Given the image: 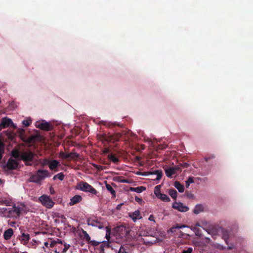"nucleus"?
Masks as SVG:
<instances>
[{
	"instance_id": "nucleus-17",
	"label": "nucleus",
	"mask_w": 253,
	"mask_h": 253,
	"mask_svg": "<svg viewBox=\"0 0 253 253\" xmlns=\"http://www.w3.org/2000/svg\"><path fill=\"white\" fill-rule=\"evenodd\" d=\"M150 174H156L157 177L155 180H159L161 179L163 176V172L162 170H155L153 171L149 172Z\"/></svg>"
},
{
	"instance_id": "nucleus-14",
	"label": "nucleus",
	"mask_w": 253,
	"mask_h": 253,
	"mask_svg": "<svg viewBox=\"0 0 253 253\" xmlns=\"http://www.w3.org/2000/svg\"><path fill=\"white\" fill-rule=\"evenodd\" d=\"M82 197L79 195H76L72 198L70 200L69 204L70 206L75 205L82 200Z\"/></svg>"
},
{
	"instance_id": "nucleus-36",
	"label": "nucleus",
	"mask_w": 253,
	"mask_h": 253,
	"mask_svg": "<svg viewBox=\"0 0 253 253\" xmlns=\"http://www.w3.org/2000/svg\"><path fill=\"white\" fill-rule=\"evenodd\" d=\"M64 244L63 245L62 241L58 239V246L57 248L59 250H63Z\"/></svg>"
},
{
	"instance_id": "nucleus-44",
	"label": "nucleus",
	"mask_w": 253,
	"mask_h": 253,
	"mask_svg": "<svg viewBox=\"0 0 253 253\" xmlns=\"http://www.w3.org/2000/svg\"><path fill=\"white\" fill-rule=\"evenodd\" d=\"M215 156L214 155H211L209 157H205V160L206 162H208L211 159L215 158Z\"/></svg>"
},
{
	"instance_id": "nucleus-48",
	"label": "nucleus",
	"mask_w": 253,
	"mask_h": 253,
	"mask_svg": "<svg viewBox=\"0 0 253 253\" xmlns=\"http://www.w3.org/2000/svg\"><path fill=\"white\" fill-rule=\"evenodd\" d=\"M181 166L184 168H187L189 167V165L187 163H184L183 164H181Z\"/></svg>"
},
{
	"instance_id": "nucleus-58",
	"label": "nucleus",
	"mask_w": 253,
	"mask_h": 253,
	"mask_svg": "<svg viewBox=\"0 0 253 253\" xmlns=\"http://www.w3.org/2000/svg\"><path fill=\"white\" fill-rule=\"evenodd\" d=\"M195 226L198 227L200 226V225L199 223H197Z\"/></svg>"
},
{
	"instance_id": "nucleus-13",
	"label": "nucleus",
	"mask_w": 253,
	"mask_h": 253,
	"mask_svg": "<svg viewBox=\"0 0 253 253\" xmlns=\"http://www.w3.org/2000/svg\"><path fill=\"white\" fill-rule=\"evenodd\" d=\"M122 135L121 133H116L114 134L110 135L108 139L109 141L112 142L113 143H115V142L118 141L120 140L122 137Z\"/></svg>"
},
{
	"instance_id": "nucleus-37",
	"label": "nucleus",
	"mask_w": 253,
	"mask_h": 253,
	"mask_svg": "<svg viewBox=\"0 0 253 253\" xmlns=\"http://www.w3.org/2000/svg\"><path fill=\"white\" fill-rule=\"evenodd\" d=\"M31 123H32V120L30 119L24 120L22 122L23 125H24L25 126H29Z\"/></svg>"
},
{
	"instance_id": "nucleus-29",
	"label": "nucleus",
	"mask_w": 253,
	"mask_h": 253,
	"mask_svg": "<svg viewBox=\"0 0 253 253\" xmlns=\"http://www.w3.org/2000/svg\"><path fill=\"white\" fill-rule=\"evenodd\" d=\"M187 227V226L185 225H179V224H177L175 226H173V227H172L171 228H170L169 229V231L173 233L174 232H175V229H181V228H184V227Z\"/></svg>"
},
{
	"instance_id": "nucleus-28",
	"label": "nucleus",
	"mask_w": 253,
	"mask_h": 253,
	"mask_svg": "<svg viewBox=\"0 0 253 253\" xmlns=\"http://www.w3.org/2000/svg\"><path fill=\"white\" fill-rule=\"evenodd\" d=\"M106 188L114 197L116 196V192L110 184L106 183Z\"/></svg>"
},
{
	"instance_id": "nucleus-25",
	"label": "nucleus",
	"mask_w": 253,
	"mask_h": 253,
	"mask_svg": "<svg viewBox=\"0 0 253 253\" xmlns=\"http://www.w3.org/2000/svg\"><path fill=\"white\" fill-rule=\"evenodd\" d=\"M195 233V235L199 237L202 236V231L201 230L196 226L192 227L191 228Z\"/></svg>"
},
{
	"instance_id": "nucleus-60",
	"label": "nucleus",
	"mask_w": 253,
	"mask_h": 253,
	"mask_svg": "<svg viewBox=\"0 0 253 253\" xmlns=\"http://www.w3.org/2000/svg\"><path fill=\"white\" fill-rule=\"evenodd\" d=\"M1 180L0 179V182H1Z\"/></svg>"
},
{
	"instance_id": "nucleus-46",
	"label": "nucleus",
	"mask_w": 253,
	"mask_h": 253,
	"mask_svg": "<svg viewBox=\"0 0 253 253\" xmlns=\"http://www.w3.org/2000/svg\"><path fill=\"white\" fill-rule=\"evenodd\" d=\"M172 168L175 169V171L176 173V171H181V168L179 167V166H175V167H172Z\"/></svg>"
},
{
	"instance_id": "nucleus-41",
	"label": "nucleus",
	"mask_w": 253,
	"mask_h": 253,
	"mask_svg": "<svg viewBox=\"0 0 253 253\" xmlns=\"http://www.w3.org/2000/svg\"><path fill=\"white\" fill-rule=\"evenodd\" d=\"M57 246H58V241L57 242H51V243L49 244V247L50 248H53L54 247H55V248H56L57 247Z\"/></svg>"
},
{
	"instance_id": "nucleus-51",
	"label": "nucleus",
	"mask_w": 253,
	"mask_h": 253,
	"mask_svg": "<svg viewBox=\"0 0 253 253\" xmlns=\"http://www.w3.org/2000/svg\"><path fill=\"white\" fill-rule=\"evenodd\" d=\"M104 246L103 244H101L100 246H99V250L102 252V251H104Z\"/></svg>"
},
{
	"instance_id": "nucleus-3",
	"label": "nucleus",
	"mask_w": 253,
	"mask_h": 253,
	"mask_svg": "<svg viewBox=\"0 0 253 253\" xmlns=\"http://www.w3.org/2000/svg\"><path fill=\"white\" fill-rule=\"evenodd\" d=\"M34 155V154L31 150H27L20 152V159L24 162L26 166H31Z\"/></svg>"
},
{
	"instance_id": "nucleus-54",
	"label": "nucleus",
	"mask_w": 253,
	"mask_h": 253,
	"mask_svg": "<svg viewBox=\"0 0 253 253\" xmlns=\"http://www.w3.org/2000/svg\"><path fill=\"white\" fill-rule=\"evenodd\" d=\"M15 211H16V213L17 214V215H19L20 214V210L19 209H16L15 210Z\"/></svg>"
},
{
	"instance_id": "nucleus-49",
	"label": "nucleus",
	"mask_w": 253,
	"mask_h": 253,
	"mask_svg": "<svg viewBox=\"0 0 253 253\" xmlns=\"http://www.w3.org/2000/svg\"><path fill=\"white\" fill-rule=\"evenodd\" d=\"M155 217L154 216H153V215H150L149 217V218L148 219L150 221H154V222H155V219H154Z\"/></svg>"
},
{
	"instance_id": "nucleus-47",
	"label": "nucleus",
	"mask_w": 253,
	"mask_h": 253,
	"mask_svg": "<svg viewBox=\"0 0 253 253\" xmlns=\"http://www.w3.org/2000/svg\"><path fill=\"white\" fill-rule=\"evenodd\" d=\"M135 200L136 202H138L139 203H141V202H143V200H142V199L141 198H139V197H137V196H136V197H135Z\"/></svg>"
},
{
	"instance_id": "nucleus-34",
	"label": "nucleus",
	"mask_w": 253,
	"mask_h": 253,
	"mask_svg": "<svg viewBox=\"0 0 253 253\" xmlns=\"http://www.w3.org/2000/svg\"><path fill=\"white\" fill-rule=\"evenodd\" d=\"M194 183V179L193 177H189L185 182V186L187 188L189 187L191 183Z\"/></svg>"
},
{
	"instance_id": "nucleus-23",
	"label": "nucleus",
	"mask_w": 253,
	"mask_h": 253,
	"mask_svg": "<svg viewBox=\"0 0 253 253\" xmlns=\"http://www.w3.org/2000/svg\"><path fill=\"white\" fill-rule=\"evenodd\" d=\"M169 194L172 199L174 200L176 199L177 192L174 189L172 188L169 189Z\"/></svg>"
},
{
	"instance_id": "nucleus-9",
	"label": "nucleus",
	"mask_w": 253,
	"mask_h": 253,
	"mask_svg": "<svg viewBox=\"0 0 253 253\" xmlns=\"http://www.w3.org/2000/svg\"><path fill=\"white\" fill-rule=\"evenodd\" d=\"M18 166L17 161L12 158H10L6 164V167L9 170H13L17 169Z\"/></svg>"
},
{
	"instance_id": "nucleus-27",
	"label": "nucleus",
	"mask_w": 253,
	"mask_h": 253,
	"mask_svg": "<svg viewBox=\"0 0 253 253\" xmlns=\"http://www.w3.org/2000/svg\"><path fill=\"white\" fill-rule=\"evenodd\" d=\"M70 247V245L65 244L64 246V248H63V250L62 251H61V252L57 251V250H58V249L57 247L56 248H55L54 253H65L67 251V250L69 249Z\"/></svg>"
},
{
	"instance_id": "nucleus-59",
	"label": "nucleus",
	"mask_w": 253,
	"mask_h": 253,
	"mask_svg": "<svg viewBox=\"0 0 253 253\" xmlns=\"http://www.w3.org/2000/svg\"><path fill=\"white\" fill-rule=\"evenodd\" d=\"M114 125H116V126H120V125L119 124H118L117 123H114L113 124Z\"/></svg>"
},
{
	"instance_id": "nucleus-22",
	"label": "nucleus",
	"mask_w": 253,
	"mask_h": 253,
	"mask_svg": "<svg viewBox=\"0 0 253 253\" xmlns=\"http://www.w3.org/2000/svg\"><path fill=\"white\" fill-rule=\"evenodd\" d=\"M203 210H204V208H203V206L201 205L198 204L195 206V207L193 210V212L195 214H197L199 213L200 212L202 211Z\"/></svg>"
},
{
	"instance_id": "nucleus-39",
	"label": "nucleus",
	"mask_w": 253,
	"mask_h": 253,
	"mask_svg": "<svg viewBox=\"0 0 253 253\" xmlns=\"http://www.w3.org/2000/svg\"><path fill=\"white\" fill-rule=\"evenodd\" d=\"M4 144L0 140V152L4 153Z\"/></svg>"
},
{
	"instance_id": "nucleus-55",
	"label": "nucleus",
	"mask_w": 253,
	"mask_h": 253,
	"mask_svg": "<svg viewBox=\"0 0 253 253\" xmlns=\"http://www.w3.org/2000/svg\"><path fill=\"white\" fill-rule=\"evenodd\" d=\"M3 154L4 153L0 152V161L2 159Z\"/></svg>"
},
{
	"instance_id": "nucleus-5",
	"label": "nucleus",
	"mask_w": 253,
	"mask_h": 253,
	"mask_svg": "<svg viewBox=\"0 0 253 253\" xmlns=\"http://www.w3.org/2000/svg\"><path fill=\"white\" fill-rule=\"evenodd\" d=\"M116 232L117 236L123 240H126L127 236L129 234V230L124 226L117 227Z\"/></svg>"
},
{
	"instance_id": "nucleus-42",
	"label": "nucleus",
	"mask_w": 253,
	"mask_h": 253,
	"mask_svg": "<svg viewBox=\"0 0 253 253\" xmlns=\"http://www.w3.org/2000/svg\"><path fill=\"white\" fill-rule=\"evenodd\" d=\"M66 156H68V154L65 153L63 152L60 153V156L63 159H68V158L65 157Z\"/></svg>"
},
{
	"instance_id": "nucleus-52",
	"label": "nucleus",
	"mask_w": 253,
	"mask_h": 253,
	"mask_svg": "<svg viewBox=\"0 0 253 253\" xmlns=\"http://www.w3.org/2000/svg\"><path fill=\"white\" fill-rule=\"evenodd\" d=\"M35 137L34 136H32L31 137L29 138L28 139V142L29 143H31L32 142V141L34 139Z\"/></svg>"
},
{
	"instance_id": "nucleus-16",
	"label": "nucleus",
	"mask_w": 253,
	"mask_h": 253,
	"mask_svg": "<svg viewBox=\"0 0 253 253\" xmlns=\"http://www.w3.org/2000/svg\"><path fill=\"white\" fill-rule=\"evenodd\" d=\"M166 174L167 176L169 178H171L172 175L175 174V169L172 167H169L165 169Z\"/></svg>"
},
{
	"instance_id": "nucleus-35",
	"label": "nucleus",
	"mask_w": 253,
	"mask_h": 253,
	"mask_svg": "<svg viewBox=\"0 0 253 253\" xmlns=\"http://www.w3.org/2000/svg\"><path fill=\"white\" fill-rule=\"evenodd\" d=\"M12 156L16 159L20 158V153L18 150H13L12 152Z\"/></svg>"
},
{
	"instance_id": "nucleus-6",
	"label": "nucleus",
	"mask_w": 253,
	"mask_h": 253,
	"mask_svg": "<svg viewBox=\"0 0 253 253\" xmlns=\"http://www.w3.org/2000/svg\"><path fill=\"white\" fill-rule=\"evenodd\" d=\"M36 127L45 131H50L53 129V126L50 123L44 121L42 122H37Z\"/></svg>"
},
{
	"instance_id": "nucleus-56",
	"label": "nucleus",
	"mask_w": 253,
	"mask_h": 253,
	"mask_svg": "<svg viewBox=\"0 0 253 253\" xmlns=\"http://www.w3.org/2000/svg\"><path fill=\"white\" fill-rule=\"evenodd\" d=\"M48 245H49V244L47 242H46L44 243V246L48 248L49 247Z\"/></svg>"
},
{
	"instance_id": "nucleus-7",
	"label": "nucleus",
	"mask_w": 253,
	"mask_h": 253,
	"mask_svg": "<svg viewBox=\"0 0 253 253\" xmlns=\"http://www.w3.org/2000/svg\"><path fill=\"white\" fill-rule=\"evenodd\" d=\"M13 125L14 124L11 119L6 117L2 118L0 123V131L3 128H5Z\"/></svg>"
},
{
	"instance_id": "nucleus-26",
	"label": "nucleus",
	"mask_w": 253,
	"mask_h": 253,
	"mask_svg": "<svg viewBox=\"0 0 253 253\" xmlns=\"http://www.w3.org/2000/svg\"><path fill=\"white\" fill-rule=\"evenodd\" d=\"M157 197L165 202H169L170 200V198L167 195L163 193L160 194V195Z\"/></svg>"
},
{
	"instance_id": "nucleus-21",
	"label": "nucleus",
	"mask_w": 253,
	"mask_h": 253,
	"mask_svg": "<svg viewBox=\"0 0 253 253\" xmlns=\"http://www.w3.org/2000/svg\"><path fill=\"white\" fill-rule=\"evenodd\" d=\"M140 215V212L138 210L135 211L133 212H132L130 215V216L131 217L132 219L135 221L137 219H139L141 218V217H139Z\"/></svg>"
},
{
	"instance_id": "nucleus-45",
	"label": "nucleus",
	"mask_w": 253,
	"mask_h": 253,
	"mask_svg": "<svg viewBox=\"0 0 253 253\" xmlns=\"http://www.w3.org/2000/svg\"><path fill=\"white\" fill-rule=\"evenodd\" d=\"M90 242L91 243V245L94 246H97L99 244V242L94 240L90 241Z\"/></svg>"
},
{
	"instance_id": "nucleus-8",
	"label": "nucleus",
	"mask_w": 253,
	"mask_h": 253,
	"mask_svg": "<svg viewBox=\"0 0 253 253\" xmlns=\"http://www.w3.org/2000/svg\"><path fill=\"white\" fill-rule=\"evenodd\" d=\"M172 208L174 209L177 210L178 211L181 212H185L189 210V208L187 206H184L181 202H175L172 204Z\"/></svg>"
},
{
	"instance_id": "nucleus-12",
	"label": "nucleus",
	"mask_w": 253,
	"mask_h": 253,
	"mask_svg": "<svg viewBox=\"0 0 253 253\" xmlns=\"http://www.w3.org/2000/svg\"><path fill=\"white\" fill-rule=\"evenodd\" d=\"M21 243L26 245L28 243L30 239V235L28 233H23L19 238Z\"/></svg>"
},
{
	"instance_id": "nucleus-1",
	"label": "nucleus",
	"mask_w": 253,
	"mask_h": 253,
	"mask_svg": "<svg viewBox=\"0 0 253 253\" xmlns=\"http://www.w3.org/2000/svg\"><path fill=\"white\" fill-rule=\"evenodd\" d=\"M50 176V174L47 170L38 169L35 174L30 176L29 181L39 184L46 177Z\"/></svg>"
},
{
	"instance_id": "nucleus-53",
	"label": "nucleus",
	"mask_w": 253,
	"mask_h": 253,
	"mask_svg": "<svg viewBox=\"0 0 253 253\" xmlns=\"http://www.w3.org/2000/svg\"><path fill=\"white\" fill-rule=\"evenodd\" d=\"M109 150L108 148H105L103 150V153H109Z\"/></svg>"
},
{
	"instance_id": "nucleus-31",
	"label": "nucleus",
	"mask_w": 253,
	"mask_h": 253,
	"mask_svg": "<svg viewBox=\"0 0 253 253\" xmlns=\"http://www.w3.org/2000/svg\"><path fill=\"white\" fill-rule=\"evenodd\" d=\"M64 178V175L62 172H60L53 176L54 180L59 179L60 180H63Z\"/></svg>"
},
{
	"instance_id": "nucleus-15",
	"label": "nucleus",
	"mask_w": 253,
	"mask_h": 253,
	"mask_svg": "<svg viewBox=\"0 0 253 253\" xmlns=\"http://www.w3.org/2000/svg\"><path fill=\"white\" fill-rule=\"evenodd\" d=\"M13 235V231L11 228H9L5 230L3 233V238L5 240H8L10 239Z\"/></svg>"
},
{
	"instance_id": "nucleus-24",
	"label": "nucleus",
	"mask_w": 253,
	"mask_h": 253,
	"mask_svg": "<svg viewBox=\"0 0 253 253\" xmlns=\"http://www.w3.org/2000/svg\"><path fill=\"white\" fill-rule=\"evenodd\" d=\"M129 249L127 246H121L117 253H129Z\"/></svg>"
},
{
	"instance_id": "nucleus-18",
	"label": "nucleus",
	"mask_w": 253,
	"mask_h": 253,
	"mask_svg": "<svg viewBox=\"0 0 253 253\" xmlns=\"http://www.w3.org/2000/svg\"><path fill=\"white\" fill-rule=\"evenodd\" d=\"M174 186L178 190L180 193L184 192V187L179 181H175L174 183Z\"/></svg>"
},
{
	"instance_id": "nucleus-2",
	"label": "nucleus",
	"mask_w": 253,
	"mask_h": 253,
	"mask_svg": "<svg viewBox=\"0 0 253 253\" xmlns=\"http://www.w3.org/2000/svg\"><path fill=\"white\" fill-rule=\"evenodd\" d=\"M76 189L85 193H89L94 195H96L98 193L91 185L83 181H81L77 184Z\"/></svg>"
},
{
	"instance_id": "nucleus-32",
	"label": "nucleus",
	"mask_w": 253,
	"mask_h": 253,
	"mask_svg": "<svg viewBox=\"0 0 253 253\" xmlns=\"http://www.w3.org/2000/svg\"><path fill=\"white\" fill-rule=\"evenodd\" d=\"M161 185H157L154 188V193L157 197H158L160 195V194H161L160 191Z\"/></svg>"
},
{
	"instance_id": "nucleus-11",
	"label": "nucleus",
	"mask_w": 253,
	"mask_h": 253,
	"mask_svg": "<svg viewBox=\"0 0 253 253\" xmlns=\"http://www.w3.org/2000/svg\"><path fill=\"white\" fill-rule=\"evenodd\" d=\"M59 166L60 163L57 160H52L50 161L48 167L50 170L56 171V168Z\"/></svg>"
},
{
	"instance_id": "nucleus-19",
	"label": "nucleus",
	"mask_w": 253,
	"mask_h": 253,
	"mask_svg": "<svg viewBox=\"0 0 253 253\" xmlns=\"http://www.w3.org/2000/svg\"><path fill=\"white\" fill-rule=\"evenodd\" d=\"M146 190V187L144 186H139L137 187H130V190L139 193Z\"/></svg>"
},
{
	"instance_id": "nucleus-57",
	"label": "nucleus",
	"mask_w": 253,
	"mask_h": 253,
	"mask_svg": "<svg viewBox=\"0 0 253 253\" xmlns=\"http://www.w3.org/2000/svg\"><path fill=\"white\" fill-rule=\"evenodd\" d=\"M224 239L225 242H226L227 239H228V237H226L225 235H224Z\"/></svg>"
},
{
	"instance_id": "nucleus-10",
	"label": "nucleus",
	"mask_w": 253,
	"mask_h": 253,
	"mask_svg": "<svg viewBox=\"0 0 253 253\" xmlns=\"http://www.w3.org/2000/svg\"><path fill=\"white\" fill-rule=\"evenodd\" d=\"M87 223L88 225L97 227L99 229L103 228L102 224L97 219L89 218L87 220Z\"/></svg>"
},
{
	"instance_id": "nucleus-20",
	"label": "nucleus",
	"mask_w": 253,
	"mask_h": 253,
	"mask_svg": "<svg viewBox=\"0 0 253 253\" xmlns=\"http://www.w3.org/2000/svg\"><path fill=\"white\" fill-rule=\"evenodd\" d=\"M80 157V155L76 152H72L70 153H68V156H66L65 157L68 158V159L76 160L78 159Z\"/></svg>"
},
{
	"instance_id": "nucleus-38",
	"label": "nucleus",
	"mask_w": 253,
	"mask_h": 253,
	"mask_svg": "<svg viewBox=\"0 0 253 253\" xmlns=\"http://www.w3.org/2000/svg\"><path fill=\"white\" fill-rule=\"evenodd\" d=\"M50 161L47 159H44L42 163V166H44L47 165L49 166Z\"/></svg>"
},
{
	"instance_id": "nucleus-40",
	"label": "nucleus",
	"mask_w": 253,
	"mask_h": 253,
	"mask_svg": "<svg viewBox=\"0 0 253 253\" xmlns=\"http://www.w3.org/2000/svg\"><path fill=\"white\" fill-rule=\"evenodd\" d=\"M192 252L193 248L191 247H189L186 250H183L182 253H192Z\"/></svg>"
},
{
	"instance_id": "nucleus-4",
	"label": "nucleus",
	"mask_w": 253,
	"mask_h": 253,
	"mask_svg": "<svg viewBox=\"0 0 253 253\" xmlns=\"http://www.w3.org/2000/svg\"><path fill=\"white\" fill-rule=\"evenodd\" d=\"M39 200L43 206L48 209L51 208L54 205V202L52 200L49 196L45 195L41 196L39 198Z\"/></svg>"
},
{
	"instance_id": "nucleus-50",
	"label": "nucleus",
	"mask_w": 253,
	"mask_h": 253,
	"mask_svg": "<svg viewBox=\"0 0 253 253\" xmlns=\"http://www.w3.org/2000/svg\"><path fill=\"white\" fill-rule=\"evenodd\" d=\"M107 233H106V238L109 240V238H110V231H109V229H107Z\"/></svg>"
},
{
	"instance_id": "nucleus-33",
	"label": "nucleus",
	"mask_w": 253,
	"mask_h": 253,
	"mask_svg": "<svg viewBox=\"0 0 253 253\" xmlns=\"http://www.w3.org/2000/svg\"><path fill=\"white\" fill-rule=\"evenodd\" d=\"M83 234L84 235V239L87 242H90V237L88 233L84 230H83Z\"/></svg>"
},
{
	"instance_id": "nucleus-43",
	"label": "nucleus",
	"mask_w": 253,
	"mask_h": 253,
	"mask_svg": "<svg viewBox=\"0 0 253 253\" xmlns=\"http://www.w3.org/2000/svg\"><path fill=\"white\" fill-rule=\"evenodd\" d=\"M93 166L94 167V168H95L96 169H97L99 171L103 169L102 167L101 166H98L96 164H93Z\"/></svg>"
},
{
	"instance_id": "nucleus-30",
	"label": "nucleus",
	"mask_w": 253,
	"mask_h": 253,
	"mask_svg": "<svg viewBox=\"0 0 253 253\" xmlns=\"http://www.w3.org/2000/svg\"><path fill=\"white\" fill-rule=\"evenodd\" d=\"M109 159L111 160L113 163L116 164L119 162V159L116 157L114 155L110 154L108 156Z\"/></svg>"
}]
</instances>
